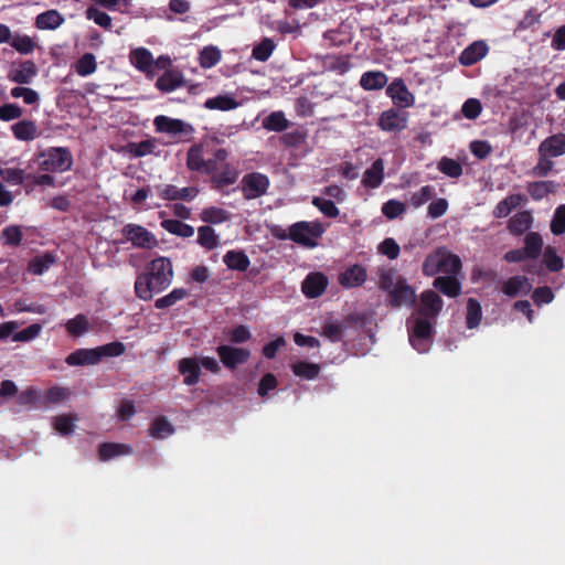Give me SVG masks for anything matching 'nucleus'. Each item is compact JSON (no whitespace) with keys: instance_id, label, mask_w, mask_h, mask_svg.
Here are the masks:
<instances>
[{"instance_id":"obj_46","label":"nucleus","mask_w":565,"mask_h":565,"mask_svg":"<svg viewBox=\"0 0 565 565\" xmlns=\"http://www.w3.org/2000/svg\"><path fill=\"white\" fill-rule=\"evenodd\" d=\"M12 132L19 140H33L36 137V126L32 121L21 120L12 126Z\"/></svg>"},{"instance_id":"obj_57","label":"nucleus","mask_w":565,"mask_h":565,"mask_svg":"<svg viewBox=\"0 0 565 565\" xmlns=\"http://www.w3.org/2000/svg\"><path fill=\"white\" fill-rule=\"evenodd\" d=\"M42 331V326L39 323H33L25 329L15 332L12 335V340L14 342H30L34 339H36Z\"/></svg>"},{"instance_id":"obj_25","label":"nucleus","mask_w":565,"mask_h":565,"mask_svg":"<svg viewBox=\"0 0 565 565\" xmlns=\"http://www.w3.org/2000/svg\"><path fill=\"white\" fill-rule=\"evenodd\" d=\"M183 85V75L177 70L166 71L156 82V87L166 93L173 92Z\"/></svg>"},{"instance_id":"obj_35","label":"nucleus","mask_w":565,"mask_h":565,"mask_svg":"<svg viewBox=\"0 0 565 565\" xmlns=\"http://www.w3.org/2000/svg\"><path fill=\"white\" fill-rule=\"evenodd\" d=\"M132 449L126 444H103L99 447V457L103 460H109L118 456H125L131 454Z\"/></svg>"},{"instance_id":"obj_19","label":"nucleus","mask_w":565,"mask_h":565,"mask_svg":"<svg viewBox=\"0 0 565 565\" xmlns=\"http://www.w3.org/2000/svg\"><path fill=\"white\" fill-rule=\"evenodd\" d=\"M367 274L363 266L352 265L339 275V282L345 288L361 286L366 280Z\"/></svg>"},{"instance_id":"obj_53","label":"nucleus","mask_w":565,"mask_h":565,"mask_svg":"<svg viewBox=\"0 0 565 565\" xmlns=\"http://www.w3.org/2000/svg\"><path fill=\"white\" fill-rule=\"evenodd\" d=\"M481 317H482V312H481L480 303L477 300L469 298V300L467 302V315H466L468 328L472 329V328H476L477 326H479V323L481 321Z\"/></svg>"},{"instance_id":"obj_51","label":"nucleus","mask_w":565,"mask_h":565,"mask_svg":"<svg viewBox=\"0 0 565 565\" xmlns=\"http://www.w3.org/2000/svg\"><path fill=\"white\" fill-rule=\"evenodd\" d=\"M173 431V426L163 417L156 418L150 427V436L157 439L167 438Z\"/></svg>"},{"instance_id":"obj_61","label":"nucleus","mask_w":565,"mask_h":565,"mask_svg":"<svg viewBox=\"0 0 565 565\" xmlns=\"http://www.w3.org/2000/svg\"><path fill=\"white\" fill-rule=\"evenodd\" d=\"M543 262L551 271H558L563 268V259L555 253L553 247H546L543 255Z\"/></svg>"},{"instance_id":"obj_17","label":"nucleus","mask_w":565,"mask_h":565,"mask_svg":"<svg viewBox=\"0 0 565 565\" xmlns=\"http://www.w3.org/2000/svg\"><path fill=\"white\" fill-rule=\"evenodd\" d=\"M532 289V282L525 276H513L502 285V291L509 297L527 295Z\"/></svg>"},{"instance_id":"obj_11","label":"nucleus","mask_w":565,"mask_h":565,"mask_svg":"<svg viewBox=\"0 0 565 565\" xmlns=\"http://www.w3.org/2000/svg\"><path fill=\"white\" fill-rule=\"evenodd\" d=\"M408 116L406 113L394 108L384 110L380 117L377 125L385 132H399L407 127Z\"/></svg>"},{"instance_id":"obj_23","label":"nucleus","mask_w":565,"mask_h":565,"mask_svg":"<svg viewBox=\"0 0 565 565\" xmlns=\"http://www.w3.org/2000/svg\"><path fill=\"white\" fill-rule=\"evenodd\" d=\"M68 365H94L100 362V355L97 348L78 349L66 358Z\"/></svg>"},{"instance_id":"obj_54","label":"nucleus","mask_w":565,"mask_h":565,"mask_svg":"<svg viewBox=\"0 0 565 565\" xmlns=\"http://www.w3.org/2000/svg\"><path fill=\"white\" fill-rule=\"evenodd\" d=\"M94 4L108 9V10H117L120 13H129L134 0H92Z\"/></svg>"},{"instance_id":"obj_40","label":"nucleus","mask_w":565,"mask_h":565,"mask_svg":"<svg viewBox=\"0 0 565 565\" xmlns=\"http://www.w3.org/2000/svg\"><path fill=\"white\" fill-rule=\"evenodd\" d=\"M198 243L211 250L220 245V239L215 231L211 226H200L198 228Z\"/></svg>"},{"instance_id":"obj_62","label":"nucleus","mask_w":565,"mask_h":565,"mask_svg":"<svg viewBox=\"0 0 565 565\" xmlns=\"http://www.w3.org/2000/svg\"><path fill=\"white\" fill-rule=\"evenodd\" d=\"M555 183L552 181L533 182L529 186V192L533 199H542L544 195L553 191Z\"/></svg>"},{"instance_id":"obj_29","label":"nucleus","mask_w":565,"mask_h":565,"mask_svg":"<svg viewBox=\"0 0 565 565\" xmlns=\"http://www.w3.org/2000/svg\"><path fill=\"white\" fill-rule=\"evenodd\" d=\"M532 222L533 218L530 212H519L510 218L508 230L514 235H521L531 227Z\"/></svg>"},{"instance_id":"obj_64","label":"nucleus","mask_w":565,"mask_h":565,"mask_svg":"<svg viewBox=\"0 0 565 565\" xmlns=\"http://www.w3.org/2000/svg\"><path fill=\"white\" fill-rule=\"evenodd\" d=\"M481 103L477 98L467 99L461 107V113L467 119H476L481 114Z\"/></svg>"},{"instance_id":"obj_26","label":"nucleus","mask_w":565,"mask_h":565,"mask_svg":"<svg viewBox=\"0 0 565 565\" xmlns=\"http://www.w3.org/2000/svg\"><path fill=\"white\" fill-rule=\"evenodd\" d=\"M327 284V278L322 274H310L302 282V291L307 297L316 298L324 291Z\"/></svg>"},{"instance_id":"obj_32","label":"nucleus","mask_w":565,"mask_h":565,"mask_svg":"<svg viewBox=\"0 0 565 565\" xmlns=\"http://www.w3.org/2000/svg\"><path fill=\"white\" fill-rule=\"evenodd\" d=\"M238 102L231 95H218L212 98H207L204 103V107L211 110H232L238 107Z\"/></svg>"},{"instance_id":"obj_1","label":"nucleus","mask_w":565,"mask_h":565,"mask_svg":"<svg viewBox=\"0 0 565 565\" xmlns=\"http://www.w3.org/2000/svg\"><path fill=\"white\" fill-rule=\"evenodd\" d=\"M173 280V268L171 260L167 257H158L151 260L146 273L137 276L135 292L142 300H150L153 294L167 289Z\"/></svg>"},{"instance_id":"obj_4","label":"nucleus","mask_w":565,"mask_h":565,"mask_svg":"<svg viewBox=\"0 0 565 565\" xmlns=\"http://www.w3.org/2000/svg\"><path fill=\"white\" fill-rule=\"evenodd\" d=\"M31 164L46 172H65L72 168L73 157L66 148H49L34 157Z\"/></svg>"},{"instance_id":"obj_20","label":"nucleus","mask_w":565,"mask_h":565,"mask_svg":"<svg viewBox=\"0 0 565 565\" xmlns=\"http://www.w3.org/2000/svg\"><path fill=\"white\" fill-rule=\"evenodd\" d=\"M384 161L376 159L372 166L364 171L361 180L362 185L366 189L379 188L384 180Z\"/></svg>"},{"instance_id":"obj_59","label":"nucleus","mask_w":565,"mask_h":565,"mask_svg":"<svg viewBox=\"0 0 565 565\" xmlns=\"http://www.w3.org/2000/svg\"><path fill=\"white\" fill-rule=\"evenodd\" d=\"M312 204L328 217H337L340 213L339 209L331 200L316 196L312 200Z\"/></svg>"},{"instance_id":"obj_39","label":"nucleus","mask_w":565,"mask_h":565,"mask_svg":"<svg viewBox=\"0 0 565 565\" xmlns=\"http://www.w3.org/2000/svg\"><path fill=\"white\" fill-rule=\"evenodd\" d=\"M65 328L71 335L81 337L90 330V323L85 315H77L65 323Z\"/></svg>"},{"instance_id":"obj_14","label":"nucleus","mask_w":565,"mask_h":565,"mask_svg":"<svg viewBox=\"0 0 565 565\" xmlns=\"http://www.w3.org/2000/svg\"><path fill=\"white\" fill-rule=\"evenodd\" d=\"M38 74V67L32 61L13 64L8 72V79L21 85L32 83Z\"/></svg>"},{"instance_id":"obj_3","label":"nucleus","mask_w":565,"mask_h":565,"mask_svg":"<svg viewBox=\"0 0 565 565\" xmlns=\"http://www.w3.org/2000/svg\"><path fill=\"white\" fill-rule=\"evenodd\" d=\"M461 260L446 247H438L430 252L424 259L422 270L425 276L433 277L437 274L459 275Z\"/></svg>"},{"instance_id":"obj_36","label":"nucleus","mask_w":565,"mask_h":565,"mask_svg":"<svg viewBox=\"0 0 565 565\" xmlns=\"http://www.w3.org/2000/svg\"><path fill=\"white\" fill-rule=\"evenodd\" d=\"M263 127L268 131H282L289 127V121L282 111H273L263 119Z\"/></svg>"},{"instance_id":"obj_16","label":"nucleus","mask_w":565,"mask_h":565,"mask_svg":"<svg viewBox=\"0 0 565 565\" xmlns=\"http://www.w3.org/2000/svg\"><path fill=\"white\" fill-rule=\"evenodd\" d=\"M565 154V134H556L544 139L539 147V156L552 158Z\"/></svg>"},{"instance_id":"obj_27","label":"nucleus","mask_w":565,"mask_h":565,"mask_svg":"<svg viewBox=\"0 0 565 565\" xmlns=\"http://www.w3.org/2000/svg\"><path fill=\"white\" fill-rule=\"evenodd\" d=\"M388 77L381 71H369L361 75L360 85L365 90H379L386 86Z\"/></svg>"},{"instance_id":"obj_48","label":"nucleus","mask_w":565,"mask_h":565,"mask_svg":"<svg viewBox=\"0 0 565 565\" xmlns=\"http://www.w3.org/2000/svg\"><path fill=\"white\" fill-rule=\"evenodd\" d=\"M76 420H77L76 416L63 414V415L55 416L52 419V424H53L54 429L58 434L67 436L74 431Z\"/></svg>"},{"instance_id":"obj_5","label":"nucleus","mask_w":565,"mask_h":565,"mask_svg":"<svg viewBox=\"0 0 565 565\" xmlns=\"http://www.w3.org/2000/svg\"><path fill=\"white\" fill-rule=\"evenodd\" d=\"M153 127L157 132L166 134L172 138V142H181L189 140L194 128L191 124L177 118H171L164 115L156 116L153 119Z\"/></svg>"},{"instance_id":"obj_60","label":"nucleus","mask_w":565,"mask_h":565,"mask_svg":"<svg viewBox=\"0 0 565 565\" xmlns=\"http://www.w3.org/2000/svg\"><path fill=\"white\" fill-rule=\"evenodd\" d=\"M70 396V391L64 387L54 386L47 390L44 395V404L53 405L64 402Z\"/></svg>"},{"instance_id":"obj_56","label":"nucleus","mask_w":565,"mask_h":565,"mask_svg":"<svg viewBox=\"0 0 565 565\" xmlns=\"http://www.w3.org/2000/svg\"><path fill=\"white\" fill-rule=\"evenodd\" d=\"M85 13L88 20H92L100 28L110 29L113 20L108 13L100 11L96 7H88Z\"/></svg>"},{"instance_id":"obj_28","label":"nucleus","mask_w":565,"mask_h":565,"mask_svg":"<svg viewBox=\"0 0 565 565\" xmlns=\"http://www.w3.org/2000/svg\"><path fill=\"white\" fill-rule=\"evenodd\" d=\"M524 202L522 194H510L500 201L493 210V216L497 218L507 217L514 209Z\"/></svg>"},{"instance_id":"obj_24","label":"nucleus","mask_w":565,"mask_h":565,"mask_svg":"<svg viewBox=\"0 0 565 565\" xmlns=\"http://www.w3.org/2000/svg\"><path fill=\"white\" fill-rule=\"evenodd\" d=\"M433 286L447 297H457L461 292V284L458 275H448L436 277Z\"/></svg>"},{"instance_id":"obj_50","label":"nucleus","mask_w":565,"mask_h":565,"mask_svg":"<svg viewBox=\"0 0 565 565\" xmlns=\"http://www.w3.org/2000/svg\"><path fill=\"white\" fill-rule=\"evenodd\" d=\"M10 95L13 98H22L25 105H38L40 102V95L36 90L25 87L15 86L10 90Z\"/></svg>"},{"instance_id":"obj_47","label":"nucleus","mask_w":565,"mask_h":565,"mask_svg":"<svg viewBox=\"0 0 565 565\" xmlns=\"http://www.w3.org/2000/svg\"><path fill=\"white\" fill-rule=\"evenodd\" d=\"M189 295L188 290L184 288H174L171 290L168 295L158 298L154 302L156 308L158 309H164L172 307L178 301L183 300Z\"/></svg>"},{"instance_id":"obj_13","label":"nucleus","mask_w":565,"mask_h":565,"mask_svg":"<svg viewBox=\"0 0 565 565\" xmlns=\"http://www.w3.org/2000/svg\"><path fill=\"white\" fill-rule=\"evenodd\" d=\"M393 104L401 108H409L415 104V96L409 92L402 78H395L386 88Z\"/></svg>"},{"instance_id":"obj_22","label":"nucleus","mask_w":565,"mask_h":565,"mask_svg":"<svg viewBox=\"0 0 565 565\" xmlns=\"http://www.w3.org/2000/svg\"><path fill=\"white\" fill-rule=\"evenodd\" d=\"M488 51L489 47L484 41H476L461 52L459 61L462 65L470 66L482 60Z\"/></svg>"},{"instance_id":"obj_6","label":"nucleus","mask_w":565,"mask_h":565,"mask_svg":"<svg viewBox=\"0 0 565 565\" xmlns=\"http://www.w3.org/2000/svg\"><path fill=\"white\" fill-rule=\"evenodd\" d=\"M227 156L228 153L225 149H218L214 153V159L205 160L203 157V147L201 145H194L188 151L186 166L192 171L209 174L215 171L216 162H224Z\"/></svg>"},{"instance_id":"obj_38","label":"nucleus","mask_w":565,"mask_h":565,"mask_svg":"<svg viewBox=\"0 0 565 565\" xmlns=\"http://www.w3.org/2000/svg\"><path fill=\"white\" fill-rule=\"evenodd\" d=\"M161 226L169 233L180 237H191L194 234L193 226L185 224L179 220H164Z\"/></svg>"},{"instance_id":"obj_12","label":"nucleus","mask_w":565,"mask_h":565,"mask_svg":"<svg viewBox=\"0 0 565 565\" xmlns=\"http://www.w3.org/2000/svg\"><path fill=\"white\" fill-rule=\"evenodd\" d=\"M217 355L227 369H235L239 364H244L250 356V352L244 348H236L228 344L218 345Z\"/></svg>"},{"instance_id":"obj_31","label":"nucleus","mask_w":565,"mask_h":565,"mask_svg":"<svg viewBox=\"0 0 565 565\" xmlns=\"http://www.w3.org/2000/svg\"><path fill=\"white\" fill-rule=\"evenodd\" d=\"M64 22V18L56 10H47L36 17V26L41 30H55Z\"/></svg>"},{"instance_id":"obj_37","label":"nucleus","mask_w":565,"mask_h":565,"mask_svg":"<svg viewBox=\"0 0 565 565\" xmlns=\"http://www.w3.org/2000/svg\"><path fill=\"white\" fill-rule=\"evenodd\" d=\"M55 263L53 254L46 253L30 260L28 270L33 275H43Z\"/></svg>"},{"instance_id":"obj_44","label":"nucleus","mask_w":565,"mask_h":565,"mask_svg":"<svg viewBox=\"0 0 565 565\" xmlns=\"http://www.w3.org/2000/svg\"><path fill=\"white\" fill-rule=\"evenodd\" d=\"M291 370L296 376L313 380L320 372V365L316 363H309L306 361H298L291 365Z\"/></svg>"},{"instance_id":"obj_7","label":"nucleus","mask_w":565,"mask_h":565,"mask_svg":"<svg viewBox=\"0 0 565 565\" xmlns=\"http://www.w3.org/2000/svg\"><path fill=\"white\" fill-rule=\"evenodd\" d=\"M324 232L320 222H297L289 227L288 237L306 247H316Z\"/></svg>"},{"instance_id":"obj_52","label":"nucleus","mask_w":565,"mask_h":565,"mask_svg":"<svg viewBox=\"0 0 565 565\" xmlns=\"http://www.w3.org/2000/svg\"><path fill=\"white\" fill-rule=\"evenodd\" d=\"M438 170L449 178H458L462 174L461 164L450 158L444 157L437 163Z\"/></svg>"},{"instance_id":"obj_2","label":"nucleus","mask_w":565,"mask_h":565,"mask_svg":"<svg viewBox=\"0 0 565 565\" xmlns=\"http://www.w3.org/2000/svg\"><path fill=\"white\" fill-rule=\"evenodd\" d=\"M379 286L387 292L388 301L395 308L412 307L415 303V289L394 268H384L380 271Z\"/></svg>"},{"instance_id":"obj_63","label":"nucleus","mask_w":565,"mask_h":565,"mask_svg":"<svg viewBox=\"0 0 565 565\" xmlns=\"http://www.w3.org/2000/svg\"><path fill=\"white\" fill-rule=\"evenodd\" d=\"M551 231L554 235L565 233V204L556 209L551 222Z\"/></svg>"},{"instance_id":"obj_58","label":"nucleus","mask_w":565,"mask_h":565,"mask_svg":"<svg viewBox=\"0 0 565 565\" xmlns=\"http://www.w3.org/2000/svg\"><path fill=\"white\" fill-rule=\"evenodd\" d=\"M97 351L100 355V361L103 358H115L120 356L125 353L126 347L122 342L115 341L110 343H106L104 345L97 347Z\"/></svg>"},{"instance_id":"obj_9","label":"nucleus","mask_w":565,"mask_h":565,"mask_svg":"<svg viewBox=\"0 0 565 565\" xmlns=\"http://www.w3.org/2000/svg\"><path fill=\"white\" fill-rule=\"evenodd\" d=\"M242 192L247 200L257 199L267 192L269 179L259 172L247 173L242 179Z\"/></svg>"},{"instance_id":"obj_45","label":"nucleus","mask_w":565,"mask_h":565,"mask_svg":"<svg viewBox=\"0 0 565 565\" xmlns=\"http://www.w3.org/2000/svg\"><path fill=\"white\" fill-rule=\"evenodd\" d=\"M157 141L147 139L140 142H130L126 146V151L134 157H143L154 153Z\"/></svg>"},{"instance_id":"obj_34","label":"nucleus","mask_w":565,"mask_h":565,"mask_svg":"<svg viewBox=\"0 0 565 565\" xmlns=\"http://www.w3.org/2000/svg\"><path fill=\"white\" fill-rule=\"evenodd\" d=\"M74 70L82 77L94 74L97 70L96 57L93 53L83 54L74 64Z\"/></svg>"},{"instance_id":"obj_10","label":"nucleus","mask_w":565,"mask_h":565,"mask_svg":"<svg viewBox=\"0 0 565 565\" xmlns=\"http://www.w3.org/2000/svg\"><path fill=\"white\" fill-rule=\"evenodd\" d=\"M122 234L128 242L139 248H153L158 245L156 236L147 228L137 224H127Z\"/></svg>"},{"instance_id":"obj_49","label":"nucleus","mask_w":565,"mask_h":565,"mask_svg":"<svg viewBox=\"0 0 565 565\" xmlns=\"http://www.w3.org/2000/svg\"><path fill=\"white\" fill-rule=\"evenodd\" d=\"M276 45L271 39L265 38L258 44H256L252 51V57L259 61L266 62L273 54Z\"/></svg>"},{"instance_id":"obj_21","label":"nucleus","mask_w":565,"mask_h":565,"mask_svg":"<svg viewBox=\"0 0 565 565\" xmlns=\"http://www.w3.org/2000/svg\"><path fill=\"white\" fill-rule=\"evenodd\" d=\"M179 371L186 385H194L200 381L201 365L199 358H184L179 361Z\"/></svg>"},{"instance_id":"obj_15","label":"nucleus","mask_w":565,"mask_h":565,"mask_svg":"<svg viewBox=\"0 0 565 565\" xmlns=\"http://www.w3.org/2000/svg\"><path fill=\"white\" fill-rule=\"evenodd\" d=\"M129 62L139 72L145 73L149 78L154 76L153 72V56L148 49L136 47L129 53Z\"/></svg>"},{"instance_id":"obj_30","label":"nucleus","mask_w":565,"mask_h":565,"mask_svg":"<svg viewBox=\"0 0 565 565\" xmlns=\"http://www.w3.org/2000/svg\"><path fill=\"white\" fill-rule=\"evenodd\" d=\"M200 218L204 223L221 224L231 218V213L220 206H207L201 211Z\"/></svg>"},{"instance_id":"obj_18","label":"nucleus","mask_w":565,"mask_h":565,"mask_svg":"<svg viewBox=\"0 0 565 565\" xmlns=\"http://www.w3.org/2000/svg\"><path fill=\"white\" fill-rule=\"evenodd\" d=\"M443 299L433 290H426L420 295L419 313L434 318L443 309Z\"/></svg>"},{"instance_id":"obj_41","label":"nucleus","mask_w":565,"mask_h":565,"mask_svg":"<svg viewBox=\"0 0 565 565\" xmlns=\"http://www.w3.org/2000/svg\"><path fill=\"white\" fill-rule=\"evenodd\" d=\"M25 227L19 225H9L1 231L0 239L3 245L18 246L23 238Z\"/></svg>"},{"instance_id":"obj_33","label":"nucleus","mask_w":565,"mask_h":565,"mask_svg":"<svg viewBox=\"0 0 565 565\" xmlns=\"http://www.w3.org/2000/svg\"><path fill=\"white\" fill-rule=\"evenodd\" d=\"M543 249V239L540 234L530 232L524 237V248L529 259H536Z\"/></svg>"},{"instance_id":"obj_42","label":"nucleus","mask_w":565,"mask_h":565,"mask_svg":"<svg viewBox=\"0 0 565 565\" xmlns=\"http://www.w3.org/2000/svg\"><path fill=\"white\" fill-rule=\"evenodd\" d=\"M222 57L221 50L217 46L209 45L201 50L199 55L200 65L203 68L215 66Z\"/></svg>"},{"instance_id":"obj_55","label":"nucleus","mask_w":565,"mask_h":565,"mask_svg":"<svg viewBox=\"0 0 565 565\" xmlns=\"http://www.w3.org/2000/svg\"><path fill=\"white\" fill-rule=\"evenodd\" d=\"M238 178V172L228 164H225L222 171L213 175V181L218 186L231 185L235 183Z\"/></svg>"},{"instance_id":"obj_43","label":"nucleus","mask_w":565,"mask_h":565,"mask_svg":"<svg viewBox=\"0 0 565 565\" xmlns=\"http://www.w3.org/2000/svg\"><path fill=\"white\" fill-rule=\"evenodd\" d=\"M224 263L231 269L245 270L250 262L248 257L239 250H230L223 257Z\"/></svg>"},{"instance_id":"obj_8","label":"nucleus","mask_w":565,"mask_h":565,"mask_svg":"<svg viewBox=\"0 0 565 565\" xmlns=\"http://www.w3.org/2000/svg\"><path fill=\"white\" fill-rule=\"evenodd\" d=\"M409 342L420 353L427 352L430 345L431 324L424 318H416L409 327Z\"/></svg>"}]
</instances>
